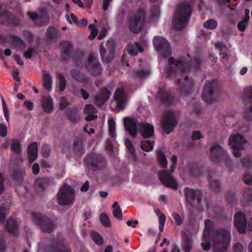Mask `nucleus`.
<instances>
[{
  "mask_svg": "<svg viewBox=\"0 0 252 252\" xmlns=\"http://www.w3.org/2000/svg\"><path fill=\"white\" fill-rule=\"evenodd\" d=\"M7 134V127L5 125H0V135L5 137Z\"/></svg>",
  "mask_w": 252,
  "mask_h": 252,
  "instance_id": "603ef678",
  "label": "nucleus"
},
{
  "mask_svg": "<svg viewBox=\"0 0 252 252\" xmlns=\"http://www.w3.org/2000/svg\"><path fill=\"white\" fill-rule=\"evenodd\" d=\"M5 215V209L3 208H0V224L3 222Z\"/></svg>",
  "mask_w": 252,
  "mask_h": 252,
  "instance_id": "bf43d9fd",
  "label": "nucleus"
},
{
  "mask_svg": "<svg viewBox=\"0 0 252 252\" xmlns=\"http://www.w3.org/2000/svg\"><path fill=\"white\" fill-rule=\"evenodd\" d=\"M29 160L30 162L35 160L38 157L37 145L36 143L30 144L28 148Z\"/></svg>",
  "mask_w": 252,
  "mask_h": 252,
  "instance_id": "f3484780",
  "label": "nucleus"
},
{
  "mask_svg": "<svg viewBox=\"0 0 252 252\" xmlns=\"http://www.w3.org/2000/svg\"><path fill=\"white\" fill-rule=\"evenodd\" d=\"M160 14V10L158 6H154L151 10L150 14L152 17H158Z\"/></svg>",
  "mask_w": 252,
  "mask_h": 252,
  "instance_id": "37998d69",
  "label": "nucleus"
},
{
  "mask_svg": "<svg viewBox=\"0 0 252 252\" xmlns=\"http://www.w3.org/2000/svg\"><path fill=\"white\" fill-rule=\"evenodd\" d=\"M69 101L65 97H61L60 98V109L61 110L65 109L68 105H69Z\"/></svg>",
  "mask_w": 252,
  "mask_h": 252,
  "instance_id": "58836bf2",
  "label": "nucleus"
},
{
  "mask_svg": "<svg viewBox=\"0 0 252 252\" xmlns=\"http://www.w3.org/2000/svg\"><path fill=\"white\" fill-rule=\"evenodd\" d=\"M172 217H173L174 220L175 221L176 224L177 225H181L183 221V219L178 214L175 213H173L172 214Z\"/></svg>",
  "mask_w": 252,
  "mask_h": 252,
  "instance_id": "79ce46f5",
  "label": "nucleus"
},
{
  "mask_svg": "<svg viewBox=\"0 0 252 252\" xmlns=\"http://www.w3.org/2000/svg\"><path fill=\"white\" fill-rule=\"evenodd\" d=\"M126 146L128 151V152L131 154L132 157L134 158H136V154L135 152L134 147L133 146L132 142L126 139L125 141Z\"/></svg>",
  "mask_w": 252,
  "mask_h": 252,
  "instance_id": "7c9ffc66",
  "label": "nucleus"
},
{
  "mask_svg": "<svg viewBox=\"0 0 252 252\" xmlns=\"http://www.w3.org/2000/svg\"><path fill=\"white\" fill-rule=\"evenodd\" d=\"M154 145L153 141L145 140L141 142L140 147L142 150L149 152L153 150Z\"/></svg>",
  "mask_w": 252,
  "mask_h": 252,
  "instance_id": "bb28decb",
  "label": "nucleus"
},
{
  "mask_svg": "<svg viewBox=\"0 0 252 252\" xmlns=\"http://www.w3.org/2000/svg\"><path fill=\"white\" fill-rule=\"evenodd\" d=\"M177 116L173 112H169L165 114L162 126L165 133H169L172 131L177 124Z\"/></svg>",
  "mask_w": 252,
  "mask_h": 252,
  "instance_id": "6e6552de",
  "label": "nucleus"
},
{
  "mask_svg": "<svg viewBox=\"0 0 252 252\" xmlns=\"http://www.w3.org/2000/svg\"><path fill=\"white\" fill-rule=\"evenodd\" d=\"M57 199L58 203L61 205H71L74 202V190L70 186L64 185L61 188L57 195Z\"/></svg>",
  "mask_w": 252,
  "mask_h": 252,
  "instance_id": "423d86ee",
  "label": "nucleus"
},
{
  "mask_svg": "<svg viewBox=\"0 0 252 252\" xmlns=\"http://www.w3.org/2000/svg\"><path fill=\"white\" fill-rule=\"evenodd\" d=\"M65 18L66 20L71 24L77 23V18L73 14H71L70 15H66Z\"/></svg>",
  "mask_w": 252,
  "mask_h": 252,
  "instance_id": "de8ad7c7",
  "label": "nucleus"
},
{
  "mask_svg": "<svg viewBox=\"0 0 252 252\" xmlns=\"http://www.w3.org/2000/svg\"><path fill=\"white\" fill-rule=\"evenodd\" d=\"M42 104L43 110L45 112H51L53 108L52 98L49 96H44L42 99Z\"/></svg>",
  "mask_w": 252,
  "mask_h": 252,
  "instance_id": "6ab92c4d",
  "label": "nucleus"
},
{
  "mask_svg": "<svg viewBox=\"0 0 252 252\" xmlns=\"http://www.w3.org/2000/svg\"><path fill=\"white\" fill-rule=\"evenodd\" d=\"M153 44L155 49L159 53L163 59L168 58L169 75L170 76L175 75V78L180 80V78H178V76L189 70V64L183 61L175 62L173 58L170 57L171 52L169 43L165 38L155 36L153 39Z\"/></svg>",
  "mask_w": 252,
  "mask_h": 252,
  "instance_id": "f03ea898",
  "label": "nucleus"
},
{
  "mask_svg": "<svg viewBox=\"0 0 252 252\" xmlns=\"http://www.w3.org/2000/svg\"><path fill=\"white\" fill-rule=\"evenodd\" d=\"M151 73L150 69L146 70H135L133 71V76L135 78L143 79L148 77Z\"/></svg>",
  "mask_w": 252,
  "mask_h": 252,
  "instance_id": "b1692460",
  "label": "nucleus"
},
{
  "mask_svg": "<svg viewBox=\"0 0 252 252\" xmlns=\"http://www.w3.org/2000/svg\"><path fill=\"white\" fill-rule=\"evenodd\" d=\"M34 51L33 49H30L28 50L24 53V56L25 58L29 59L31 58L33 55Z\"/></svg>",
  "mask_w": 252,
  "mask_h": 252,
  "instance_id": "680f3d73",
  "label": "nucleus"
},
{
  "mask_svg": "<svg viewBox=\"0 0 252 252\" xmlns=\"http://www.w3.org/2000/svg\"><path fill=\"white\" fill-rule=\"evenodd\" d=\"M138 220H128L126 222V224L128 226H131L132 228H135L138 224Z\"/></svg>",
  "mask_w": 252,
  "mask_h": 252,
  "instance_id": "0e129e2a",
  "label": "nucleus"
},
{
  "mask_svg": "<svg viewBox=\"0 0 252 252\" xmlns=\"http://www.w3.org/2000/svg\"><path fill=\"white\" fill-rule=\"evenodd\" d=\"M215 45L217 49L220 50V51L224 50L226 49V46L221 42L216 43Z\"/></svg>",
  "mask_w": 252,
  "mask_h": 252,
  "instance_id": "e2e57ef3",
  "label": "nucleus"
},
{
  "mask_svg": "<svg viewBox=\"0 0 252 252\" xmlns=\"http://www.w3.org/2000/svg\"><path fill=\"white\" fill-rule=\"evenodd\" d=\"M112 207L114 209L113 211V214L114 216L119 220H122L123 218L122 213L121 209L118 205V203L117 202H114Z\"/></svg>",
  "mask_w": 252,
  "mask_h": 252,
  "instance_id": "cd10ccee",
  "label": "nucleus"
},
{
  "mask_svg": "<svg viewBox=\"0 0 252 252\" xmlns=\"http://www.w3.org/2000/svg\"><path fill=\"white\" fill-rule=\"evenodd\" d=\"M11 150L15 154H19L21 153L20 142L18 140H14L11 144Z\"/></svg>",
  "mask_w": 252,
  "mask_h": 252,
  "instance_id": "f704fd0d",
  "label": "nucleus"
},
{
  "mask_svg": "<svg viewBox=\"0 0 252 252\" xmlns=\"http://www.w3.org/2000/svg\"><path fill=\"white\" fill-rule=\"evenodd\" d=\"M89 29L91 31V35L89 36V39H94L98 34V30L94 24L89 25Z\"/></svg>",
  "mask_w": 252,
  "mask_h": 252,
  "instance_id": "ea45409f",
  "label": "nucleus"
},
{
  "mask_svg": "<svg viewBox=\"0 0 252 252\" xmlns=\"http://www.w3.org/2000/svg\"><path fill=\"white\" fill-rule=\"evenodd\" d=\"M92 238L97 245H102L103 240L101 236L96 232H93L92 233Z\"/></svg>",
  "mask_w": 252,
  "mask_h": 252,
  "instance_id": "c9c22d12",
  "label": "nucleus"
},
{
  "mask_svg": "<svg viewBox=\"0 0 252 252\" xmlns=\"http://www.w3.org/2000/svg\"><path fill=\"white\" fill-rule=\"evenodd\" d=\"M49 185L47 180L44 178H40L36 180L35 186L38 190H44Z\"/></svg>",
  "mask_w": 252,
  "mask_h": 252,
  "instance_id": "5701e85b",
  "label": "nucleus"
},
{
  "mask_svg": "<svg viewBox=\"0 0 252 252\" xmlns=\"http://www.w3.org/2000/svg\"><path fill=\"white\" fill-rule=\"evenodd\" d=\"M58 78L59 80L58 86L59 91L63 92L64 90L66 87V81L64 77L61 74H59L58 75Z\"/></svg>",
  "mask_w": 252,
  "mask_h": 252,
  "instance_id": "2f4dec72",
  "label": "nucleus"
},
{
  "mask_svg": "<svg viewBox=\"0 0 252 252\" xmlns=\"http://www.w3.org/2000/svg\"><path fill=\"white\" fill-rule=\"evenodd\" d=\"M2 108H3L5 118L6 119V121L8 122L9 120V115H8V109L6 106L5 101H4V99H3V98L2 99Z\"/></svg>",
  "mask_w": 252,
  "mask_h": 252,
  "instance_id": "a18cd8bd",
  "label": "nucleus"
},
{
  "mask_svg": "<svg viewBox=\"0 0 252 252\" xmlns=\"http://www.w3.org/2000/svg\"><path fill=\"white\" fill-rule=\"evenodd\" d=\"M214 85L211 82L207 83L204 87L202 94V98L208 103H211L214 99Z\"/></svg>",
  "mask_w": 252,
  "mask_h": 252,
  "instance_id": "4468645a",
  "label": "nucleus"
},
{
  "mask_svg": "<svg viewBox=\"0 0 252 252\" xmlns=\"http://www.w3.org/2000/svg\"><path fill=\"white\" fill-rule=\"evenodd\" d=\"M210 153L211 159L215 162H219L222 158L228 157L226 151L217 144H213L211 146Z\"/></svg>",
  "mask_w": 252,
  "mask_h": 252,
  "instance_id": "1a4fd4ad",
  "label": "nucleus"
},
{
  "mask_svg": "<svg viewBox=\"0 0 252 252\" xmlns=\"http://www.w3.org/2000/svg\"><path fill=\"white\" fill-rule=\"evenodd\" d=\"M100 220L103 225L109 227L110 225V220L106 214L102 213L100 215Z\"/></svg>",
  "mask_w": 252,
  "mask_h": 252,
  "instance_id": "473e14b6",
  "label": "nucleus"
},
{
  "mask_svg": "<svg viewBox=\"0 0 252 252\" xmlns=\"http://www.w3.org/2000/svg\"><path fill=\"white\" fill-rule=\"evenodd\" d=\"M94 164L97 169H100L105 165V160L104 158H101L99 161H97L96 163H94Z\"/></svg>",
  "mask_w": 252,
  "mask_h": 252,
  "instance_id": "5fc2aeb1",
  "label": "nucleus"
},
{
  "mask_svg": "<svg viewBox=\"0 0 252 252\" xmlns=\"http://www.w3.org/2000/svg\"><path fill=\"white\" fill-rule=\"evenodd\" d=\"M247 220L244 214L241 212H237L234 215V225L237 230L241 233L245 232Z\"/></svg>",
  "mask_w": 252,
  "mask_h": 252,
  "instance_id": "ddd939ff",
  "label": "nucleus"
},
{
  "mask_svg": "<svg viewBox=\"0 0 252 252\" xmlns=\"http://www.w3.org/2000/svg\"><path fill=\"white\" fill-rule=\"evenodd\" d=\"M100 52L102 60L106 63H109L113 59L114 55V50L113 47H112L111 51H110V55L108 57H106L105 56V49H104L102 45H101L100 46Z\"/></svg>",
  "mask_w": 252,
  "mask_h": 252,
  "instance_id": "393cba45",
  "label": "nucleus"
},
{
  "mask_svg": "<svg viewBox=\"0 0 252 252\" xmlns=\"http://www.w3.org/2000/svg\"><path fill=\"white\" fill-rule=\"evenodd\" d=\"M72 75L75 80L80 82L86 83L88 82V79L79 72L74 71L72 73Z\"/></svg>",
  "mask_w": 252,
  "mask_h": 252,
  "instance_id": "c756f323",
  "label": "nucleus"
},
{
  "mask_svg": "<svg viewBox=\"0 0 252 252\" xmlns=\"http://www.w3.org/2000/svg\"><path fill=\"white\" fill-rule=\"evenodd\" d=\"M203 134L200 131H194L192 132L191 139L193 140H198L203 138Z\"/></svg>",
  "mask_w": 252,
  "mask_h": 252,
  "instance_id": "49530a36",
  "label": "nucleus"
},
{
  "mask_svg": "<svg viewBox=\"0 0 252 252\" xmlns=\"http://www.w3.org/2000/svg\"><path fill=\"white\" fill-rule=\"evenodd\" d=\"M114 99L117 104L118 107L123 109L126 104V97L124 93L123 87L118 88L114 94Z\"/></svg>",
  "mask_w": 252,
  "mask_h": 252,
  "instance_id": "2eb2a0df",
  "label": "nucleus"
},
{
  "mask_svg": "<svg viewBox=\"0 0 252 252\" xmlns=\"http://www.w3.org/2000/svg\"><path fill=\"white\" fill-rule=\"evenodd\" d=\"M32 170L34 174H37L39 171V167L37 163H34L32 166Z\"/></svg>",
  "mask_w": 252,
  "mask_h": 252,
  "instance_id": "774afa93",
  "label": "nucleus"
},
{
  "mask_svg": "<svg viewBox=\"0 0 252 252\" xmlns=\"http://www.w3.org/2000/svg\"><path fill=\"white\" fill-rule=\"evenodd\" d=\"M109 134L111 137L115 139L117 135L116 133V123L113 118H111L108 121Z\"/></svg>",
  "mask_w": 252,
  "mask_h": 252,
  "instance_id": "4be33fe9",
  "label": "nucleus"
},
{
  "mask_svg": "<svg viewBox=\"0 0 252 252\" xmlns=\"http://www.w3.org/2000/svg\"><path fill=\"white\" fill-rule=\"evenodd\" d=\"M159 178L161 182L165 186L176 189L178 188V183L168 171L164 170L160 172Z\"/></svg>",
  "mask_w": 252,
  "mask_h": 252,
  "instance_id": "9b49d317",
  "label": "nucleus"
},
{
  "mask_svg": "<svg viewBox=\"0 0 252 252\" xmlns=\"http://www.w3.org/2000/svg\"><path fill=\"white\" fill-rule=\"evenodd\" d=\"M243 163L245 167L250 168L252 166V162L249 159H244Z\"/></svg>",
  "mask_w": 252,
  "mask_h": 252,
  "instance_id": "338daca9",
  "label": "nucleus"
},
{
  "mask_svg": "<svg viewBox=\"0 0 252 252\" xmlns=\"http://www.w3.org/2000/svg\"><path fill=\"white\" fill-rule=\"evenodd\" d=\"M191 12V7L188 3L180 4L173 17V27L179 31L183 29L187 24Z\"/></svg>",
  "mask_w": 252,
  "mask_h": 252,
  "instance_id": "7ed1b4c3",
  "label": "nucleus"
},
{
  "mask_svg": "<svg viewBox=\"0 0 252 252\" xmlns=\"http://www.w3.org/2000/svg\"><path fill=\"white\" fill-rule=\"evenodd\" d=\"M218 25L217 22L213 19H210L206 21L204 24L205 28L208 29H214L217 28Z\"/></svg>",
  "mask_w": 252,
  "mask_h": 252,
  "instance_id": "72a5a7b5",
  "label": "nucleus"
},
{
  "mask_svg": "<svg viewBox=\"0 0 252 252\" xmlns=\"http://www.w3.org/2000/svg\"><path fill=\"white\" fill-rule=\"evenodd\" d=\"M249 22V20H248V18H243L241 21L239 22L238 25V29L241 31L243 32L245 30L247 26L248 25Z\"/></svg>",
  "mask_w": 252,
  "mask_h": 252,
  "instance_id": "4c0bfd02",
  "label": "nucleus"
},
{
  "mask_svg": "<svg viewBox=\"0 0 252 252\" xmlns=\"http://www.w3.org/2000/svg\"><path fill=\"white\" fill-rule=\"evenodd\" d=\"M204 231L201 246L205 251L210 250L211 245L214 252H224L228 248L230 240V230L226 228H219L214 233H211L210 230L213 227V222L209 220L205 222Z\"/></svg>",
  "mask_w": 252,
  "mask_h": 252,
  "instance_id": "f257e3e1",
  "label": "nucleus"
},
{
  "mask_svg": "<svg viewBox=\"0 0 252 252\" xmlns=\"http://www.w3.org/2000/svg\"><path fill=\"white\" fill-rule=\"evenodd\" d=\"M24 105L29 110H32L33 108V103L30 100H26Z\"/></svg>",
  "mask_w": 252,
  "mask_h": 252,
  "instance_id": "6e6d98bb",
  "label": "nucleus"
},
{
  "mask_svg": "<svg viewBox=\"0 0 252 252\" xmlns=\"http://www.w3.org/2000/svg\"><path fill=\"white\" fill-rule=\"evenodd\" d=\"M95 113H90L88 114V116H86L85 119L87 121H92L97 118V116L94 115Z\"/></svg>",
  "mask_w": 252,
  "mask_h": 252,
  "instance_id": "69168bd1",
  "label": "nucleus"
},
{
  "mask_svg": "<svg viewBox=\"0 0 252 252\" xmlns=\"http://www.w3.org/2000/svg\"><path fill=\"white\" fill-rule=\"evenodd\" d=\"M158 158L159 164L163 168H166L167 165V160L164 151L162 150L158 151Z\"/></svg>",
  "mask_w": 252,
  "mask_h": 252,
  "instance_id": "a878e982",
  "label": "nucleus"
},
{
  "mask_svg": "<svg viewBox=\"0 0 252 252\" xmlns=\"http://www.w3.org/2000/svg\"><path fill=\"white\" fill-rule=\"evenodd\" d=\"M41 153L43 157H47L50 153V150L49 147L47 146H42Z\"/></svg>",
  "mask_w": 252,
  "mask_h": 252,
  "instance_id": "3c124183",
  "label": "nucleus"
},
{
  "mask_svg": "<svg viewBox=\"0 0 252 252\" xmlns=\"http://www.w3.org/2000/svg\"><path fill=\"white\" fill-rule=\"evenodd\" d=\"M228 144L232 150L234 156L239 158L241 156L242 151L245 150L247 146V140L241 134L234 133L228 139Z\"/></svg>",
  "mask_w": 252,
  "mask_h": 252,
  "instance_id": "39448f33",
  "label": "nucleus"
},
{
  "mask_svg": "<svg viewBox=\"0 0 252 252\" xmlns=\"http://www.w3.org/2000/svg\"><path fill=\"white\" fill-rule=\"evenodd\" d=\"M28 16L31 18L32 20H34L36 19H40L41 18V16H38L36 13H32L30 12H29L28 13Z\"/></svg>",
  "mask_w": 252,
  "mask_h": 252,
  "instance_id": "052dcab7",
  "label": "nucleus"
},
{
  "mask_svg": "<svg viewBox=\"0 0 252 252\" xmlns=\"http://www.w3.org/2000/svg\"><path fill=\"white\" fill-rule=\"evenodd\" d=\"M146 19V10L140 8L130 14L127 18L126 25L133 33H138L143 28Z\"/></svg>",
  "mask_w": 252,
  "mask_h": 252,
  "instance_id": "20e7f679",
  "label": "nucleus"
},
{
  "mask_svg": "<svg viewBox=\"0 0 252 252\" xmlns=\"http://www.w3.org/2000/svg\"><path fill=\"white\" fill-rule=\"evenodd\" d=\"M201 63V61L199 58L194 59L191 61L190 65L191 67L197 68Z\"/></svg>",
  "mask_w": 252,
  "mask_h": 252,
  "instance_id": "864d4df0",
  "label": "nucleus"
},
{
  "mask_svg": "<svg viewBox=\"0 0 252 252\" xmlns=\"http://www.w3.org/2000/svg\"><path fill=\"white\" fill-rule=\"evenodd\" d=\"M233 252H242L243 247L240 243H236L233 246Z\"/></svg>",
  "mask_w": 252,
  "mask_h": 252,
  "instance_id": "4d7b16f0",
  "label": "nucleus"
},
{
  "mask_svg": "<svg viewBox=\"0 0 252 252\" xmlns=\"http://www.w3.org/2000/svg\"><path fill=\"white\" fill-rule=\"evenodd\" d=\"M243 181L244 183L248 185L252 184V176L250 174H246L244 175Z\"/></svg>",
  "mask_w": 252,
  "mask_h": 252,
  "instance_id": "8fccbe9b",
  "label": "nucleus"
},
{
  "mask_svg": "<svg viewBox=\"0 0 252 252\" xmlns=\"http://www.w3.org/2000/svg\"><path fill=\"white\" fill-rule=\"evenodd\" d=\"M143 50V45H140L138 43H135L127 46V52L132 56H136L139 53H142Z\"/></svg>",
  "mask_w": 252,
  "mask_h": 252,
  "instance_id": "a211bd4d",
  "label": "nucleus"
},
{
  "mask_svg": "<svg viewBox=\"0 0 252 252\" xmlns=\"http://www.w3.org/2000/svg\"><path fill=\"white\" fill-rule=\"evenodd\" d=\"M84 110L86 114L95 113L97 112V110L91 104L86 105Z\"/></svg>",
  "mask_w": 252,
  "mask_h": 252,
  "instance_id": "c03bdc74",
  "label": "nucleus"
},
{
  "mask_svg": "<svg viewBox=\"0 0 252 252\" xmlns=\"http://www.w3.org/2000/svg\"><path fill=\"white\" fill-rule=\"evenodd\" d=\"M185 194L188 201L198 208H201V196L199 192H196L195 191L190 188H187L185 189Z\"/></svg>",
  "mask_w": 252,
  "mask_h": 252,
  "instance_id": "9d476101",
  "label": "nucleus"
},
{
  "mask_svg": "<svg viewBox=\"0 0 252 252\" xmlns=\"http://www.w3.org/2000/svg\"><path fill=\"white\" fill-rule=\"evenodd\" d=\"M110 95V93L107 92L103 97L96 96L94 97L95 100L99 104H103L109 98Z\"/></svg>",
  "mask_w": 252,
  "mask_h": 252,
  "instance_id": "e433bc0d",
  "label": "nucleus"
},
{
  "mask_svg": "<svg viewBox=\"0 0 252 252\" xmlns=\"http://www.w3.org/2000/svg\"><path fill=\"white\" fill-rule=\"evenodd\" d=\"M124 121L125 130L131 136L136 137L137 135L136 120L132 118H125Z\"/></svg>",
  "mask_w": 252,
  "mask_h": 252,
  "instance_id": "f8f14e48",
  "label": "nucleus"
},
{
  "mask_svg": "<svg viewBox=\"0 0 252 252\" xmlns=\"http://www.w3.org/2000/svg\"><path fill=\"white\" fill-rule=\"evenodd\" d=\"M171 162H172V165L171 166V170L172 172H173L175 168H176V166H175V164L176 163H177V157L175 155H173L172 158H171Z\"/></svg>",
  "mask_w": 252,
  "mask_h": 252,
  "instance_id": "13d9d810",
  "label": "nucleus"
},
{
  "mask_svg": "<svg viewBox=\"0 0 252 252\" xmlns=\"http://www.w3.org/2000/svg\"><path fill=\"white\" fill-rule=\"evenodd\" d=\"M138 130L144 138L152 136L154 133L153 126L146 123H143L140 125L138 127Z\"/></svg>",
  "mask_w": 252,
  "mask_h": 252,
  "instance_id": "dca6fc26",
  "label": "nucleus"
},
{
  "mask_svg": "<svg viewBox=\"0 0 252 252\" xmlns=\"http://www.w3.org/2000/svg\"><path fill=\"white\" fill-rule=\"evenodd\" d=\"M158 97L162 101H165L168 98V94L164 90H162L158 92Z\"/></svg>",
  "mask_w": 252,
  "mask_h": 252,
  "instance_id": "09e8293b",
  "label": "nucleus"
},
{
  "mask_svg": "<svg viewBox=\"0 0 252 252\" xmlns=\"http://www.w3.org/2000/svg\"><path fill=\"white\" fill-rule=\"evenodd\" d=\"M17 222L15 220L9 219L6 222L5 227L9 232L14 234L17 231Z\"/></svg>",
  "mask_w": 252,
  "mask_h": 252,
  "instance_id": "412c9836",
  "label": "nucleus"
},
{
  "mask_svg": "<svg viewBox=\"0 0 252 252\" xmlns=\"http://www.w3.org/2000/svg\"><path fill=\"white\" fill-rule=\"evenodd\" d=\"M166 217L164 215L160 214L159 216V229L160 231H163V227L165 222Z\"/></svg>",
  "mask_w": 252,
  "mask_h": 252,
  "instance_id": "a19ab883",
  "label": "nucleus"
},
{
  "mask_svg": "<svg viewBox=\"0 0 252 252\" xmlns=\"http://www.w3.org/2000/svg\"><path fill=\"white\" fill-rule=\"evenodd\" d=\"M192 241L189 238H184L183 240L182 247L186 252H189L191 249Z\"/></svg>",
  "mask_w": 252,
  "mask_h": 252,
  "instance_id": "c85d7f7f",
  "label": "nucleus"
},
{
  "mask_svg": "<svg viewBox=\"0 0 252 252\" xmlns=\"http://www.w3.org/2000/svg\"><path fill=\"white\" fill-rule=\"evenodd\" d=\"M42 80L43 87L47 91H50L52 85V79L50 75L47 72H43Z\"/></svg>",
  "mask_w": 252,
  "mask_h": 252,
  "instance_id": "aec40b11",
  "label": "nucleus"
},
{
  "mask_svg": "<svg viewBox=\"0 0 252 252\" xmlns=\"http://www.w3.org/2000/svg\"><path fill=\"white\" fill-rule=\"evenodd\" d=\"M86 67L93 75L98 76L102 72V68L97 59L94 55L91 54L88 58Z\"/></svg>",
  "mask_w": 252,
  "mask_h": 252,
  "instance_id": "0eeeda50",
  "label": "nucleus"
}]
</instances>
